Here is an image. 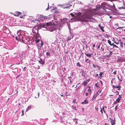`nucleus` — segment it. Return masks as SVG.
Masks as SVG:
<instances>
[{
    "label": "nucleus",
    "mask_w": 125,
    "mask_h": 125,
    "mask_svg": "<svg viewBox=\"0 0 125 125\" xmlns=\"http://www.w3.org/2000/svg\"><path fill=\"white\" fill-rule=\"evenodd\" d=\"M81 15V13L80 12L76 14V18L80 21H83L85 19L91 18L93 15L92 12L90 10L85 12L82 16Z\"/></svg>",
    "instance_id": "f257e3e1"
},
{
    "label": "nucleus",
    "mask_w": 125,
    "mask_h": 125,
    "mask_svg": "<svg viewBox=\"0 0 125 125\" xmlns=\"http://www.w3.org/2000/svg\"><path fill=\"white\" fill-rule=\"evenodd\" d=\"M38 28L37 26H35L33 27L32 29V31L33 33L36 34L38 33Z\"/></svg>",
    "instance_id": "f03ea898"
},
{
    "label": "nucleus",
    "mask_w": 125,
    "mask_h": 125,
    "mask_svg": "<svg viewBox=\"0 0 125 125\" xmlns=\"http://www.w3.org/2000/svg\"><path fill=\"white\" fill-rule=\"evenodd\" d=\"M113 88L114 89L115 88H117V90L118 91L120 90H121V86L120 85H116L115 86L114 85H113Z\"/></svg>",
    "instance_id": "7ed1b4c3"
},
{
    "label": "nucleus",
    "mask_w": 125,
    "mask_h": 125,
    "mask_svg": "<svg viewBox=\"0 0 125 125\" xmlns=\"http://www.w3.org/2000/svg\"><path fill=\"white\" fill-rule=\"evenodd\" d=\"M17 34L18 35L17 36L19 39V40L20 41H21V40L22 41H23V40L21 39V38H22V36L21 35H20V33H17Z\"/></svg>",
    "instance_id": "20e7f679"
},
{
    "label": "nucleus",
    "mask_w": 125,
    "mask_h": 125,
    "mask_svg": "<svg viewBox=\"0 0 125 125\" xmlns=\"http://www.w3.org/2000/svg\"><path fill=\"white\" fill-rule=\"evenodd\" d=\"M21 14V12L19 11H16L14 12L13 14L14 16H18Z\"/></svg>",
    "instance_id": "39448f33"
},
{
    "label": "nucleus",
    "mask_w": 125,
    "mask_h": 125,
    "mask_svg": "<svg viewBox=\"0 0 125 125\" xmlns=\"http://www.w3.org/2000/svg\"><path fill=\"white\" fill-rule=\"evenodd\" d=\"M110 122L111 123V125H115V119L113 120L111 118H110Z\"/></svg>",
    "instance_id": "423d86ee"
},
{
    "label": "nucleus",
    "mask_w": 125,
    "mask_h": 125,
    "mask_svg": "<svg viewBox=\"0 0 125 125\" xmlns=\"http://www.w3.org/2000/svg\"><path fill=\"white\" fill-rule=\"evenodd\" d=\"M85 62H87V63H88L89 65L90 64L91 61L90 60H89V59L88 58H85Z\"/></svg>",
    "instance_id": "0eeeda50"
},
{
    "label": "nucleus",
    "mask_w": 125,
    "mask_h": 125,
    "mask_svg": "<svg viewBox=\"0 0 125 125\" xmlns=\"http://www.w3.org/2000/svg\"><path fill=\"white\" fill-rule=\"evenodd\" d=\"M120 101V100L118 98H117L116 99L115 101L114 102V104H116L117 103H119Z\"/></svg>",
    "instance_id": "6e6552de"
},
{
    "label": "nucleus",
    "mask_w": 125,
    "mask_h": 125,
    "mask_svg": "<svg viewBox=\"0 0 125 125\" xmlns=\"http://www.w3.org/2000/svg\"><path fill=\"white\" fill-rule=\"evenodd\" d=\"M119 41L120 42L119 44L120 45V46L121 47V48H123V43L120 40H119Z\"/></svg>",
    "instance_id": "1a4fd4ad"
},
{
    "label": "nucleus",
    "mask_w": 125,
    "mask_h": 125,
    "mask_svg": "<svg viewBox=\"0 0 125 125\" xmlns=\"http://www.w3.org/2000/svg\"><path fill=\"white\" fill-rule=\"evenodd\" d=\"M88 100H87L86 99L84 100V101L83 102H82L81 103L82 104H88Z\"/></svg>",
    "instance_id": "9d476101"
},
{
    "label": "nucleus",
    "mask_w": 125,
    "mask_h": 125,
    "mask_svg": "<svg viewBox=\"0 0 125 125\" xmlns=\"http://www.w3.org/2000/svg\"><path fill=\"white\" fill-rule=\"evenodd\" d=\"M84 54L87 57H89L90 58L91 56V54L90 53H87L86 52H84Z\"/></svg>",
    "instance_id": "9b49d317"
},
{
    "label": "nucleus",
    "mask_w": 125,
    "mask_h": 125,
    "mask_svg": "<svg viewBox=\"0 0 125 125\" xmlns=\"http://www.w3.org/2000/svg\"><path fill=\"white\" fill-rule=\"evenodd\" d=\"M39 62L40 63L42 64H43L44 63V62L41 59H40V60L39 61Z\"/></svg>",
    "instance_id": "f8f14e48"
},
{
    "label": "nucleus",
    "mask_w": 125,
    "mask_h": 125,
    "mask_svg": "<svg viewBox=\"0 0 125 125\" xmlns=\"http://www.w3.org/2000/svg\"><path fill=\"white\" fill-rule=\"evenodd\" d=\"M67 19H64L63 20H62V24H64L65 23H66L67 22Z\"/></svg>",
    "instance_id": "ddd939ff"
},
{
    "label": "nucleus",
    "mask_w": 125,
    "mask_h": 125,
    "mask_svg": "<svg viewBox=\"0 0 125 125\" xmlns=\"http://www.w3.org/2000/svg\"><path fill=\"white\" fill-rule=\"evenodd\" d=\"M46 25H47V26H50L51 27L52 26L51 23L50 22H47L46 23Z\"/></svg>",
    "instance_id": "4468645a"
},
{
    "label": "nucleus",
    "mask_w": 125,
    "mask_h": 125,
    "mask_svg": "<svg viewBox=\"0 0 125 125\" xmlns=\"http://www.w3.org/2000/svg\"><path fill=\"white\" fill-rule=\"evenodd\" d=\"M87 88H88V92H88V93H89V94H90L91 92V89H90V87H89V86H88L87 87Z\"/></svg>",
    "instance_id": "2eb2a0df"
},
{
    "label": "nucleus",
    "mask_w": 125,
    "mask_h": 125,
    "mask_svg": "<svg viewBox=\"0 0 125 125\" xmlns=\"http://www.w3.org/2000/svg\"><path fill=\"white\" fill-rule=\"evenodd\" d=\"M104 45H102L101 48V49L100 50L101 52H102L104 51Z\"/></svg>",
    "instance_id": "dca6fc26"
},
{
    "label": "nucleus",
    "mask_w": 125,
    "mask_h": 125,
    "mask_svg": "<svg viewBox=\"0 0 125 125\" xmlns=\"http://www.w3.org/2000/svg\"><path fill=\"white\" fill-rule=\"evenodd\" d=\"M107 42L109 44H110V45L111 46H112L113 45V43H111V42L110 40H108L107 41Z\"/></svg>",
    "instance_id": "f3484780"
},
{
    "label": "nucleus",
    "mask_w": 125,
    "mask_h": 125,
    "mask_svg": "<svg viewBox=\"0 0 125 125\" xmlns=\"http://www.w3.org/2000/svg\"><path fill=\"white\" fill-rule=\"evenodd\" d=\"M103 74V72H101L99 74L100 77H99V78L100 79H101V78L103 77V76H102V75Z\"/></svg>",
    "instance_id": "a211bd4d"
},
{
    "label": "nucleus",
    "mask_w": 125,
    "mask_h": 125,
    "mask_svg": "<svg viewBox=\"0 0 125 125\" xmlns=\"http://www.w3.org/2000/svg\"><path fill=\"white\" fill-rule=\"evenodd\" d=\"M117 78H118L119 80V81L120 82H121L123 80V79H122L123 78H122V76H121V77L120 78H119V76H118Z\"/></svg>",
    "instance_id": "6ab92c4d"
},
{
    "label": "nucleus",
    "mask_w": 125,
    "mask_h": 125,
    "mask_svg": "<svg viewBox=\"0 0 125 125\" xmlns=\"http://www.w3.org/2000/svg\"><path fill=\"white\" fill-rule=\"evenodd\" d=\"M31 108V106H29L28 107V108H27L26 112H27L29 110H30Z\"/></svg>",
    "instance_id": "aec40b11"
},
{
    "label": "nucleus",
    "mask_w": 125,
    "mask_h": 125,
    "mask_svg": "<svg viewBox=\"0 0 125 125\" xmlns=\"http://www.w3.org/2000/svg\"><path fill=\"white\" fill-rule=\"evenodd\" d=\"M99 27L100 28V29L101 30L103 31H104V30L103 29V27L101 26L100 25H98Z\"/></svg>",
    "instance_id": "412c9836"
},
{
    "label": "nucleus",
    "mask_w": 125,
    "mask_h": 125,
    "mask_svg": "<svg viewBox=\"0 0 125 125\" xmlns=\"http://www.w3.org/2000/svg\"><path fill=\"white\" fill-rule=\"evenodd\" d=\"M98 94H97V93H96L93 96L92 99H94L98 95Z\"/></svg>",
    "instance_id": "4be33fe9"
},
{
    "label": "nucleus",
    "mask_w": 125,
    "mask_h": 125,
    "mask_svg": "<svg viewBox=\"0 0 125 125\" xmlns=\"http://www.w3.org/2000/svg\"><path fill=\"white\" fill-rule=\"evenodd\" d=\"M93 66L94 67V68H95L96 67H99V66L98 65H96L94 64H93Z\"/></svg>",
    "instance_id": "5701e85b"
},
{
    "label": "nucleus",
    "mask_w": 125,
    "mask_h": 125,
    "mask_svg": "<svg viewBox=\"0 0 125 125\" xmlns=\"http://www.w3.org/2000/svg\"><path fill=\"white\" fill-rule=\"evenodd\" d=\"M110 52H109V55H108V56H110V55H112V52L111 51H109Z\"/></svg>",
    "instance_id": "b1692460"
},
{
    "label": "nucleus",
    "mask_w": 125,
    "mask_h": 125,
    "mask_svg": "<svg viewBox=\"0 0 125 125\" xmlns=\"http://www.w3.org/2000/svg\"><path fill=\"white\" fill-rule=\"evenodd\" d=\"M38 95H37L35 97V98H38L39 96L40 95V93L39 92H38Z\"/></svg>",
    "instance_id": "393cba45"
},
{
    "label": "nucleus",
    "mask_w": 125,
    "mask_h": 125,
    "mask_svg": "<svg viewBox=\"0 0 125 125\" xmlns=\"http://www.w3.org/2000/svg\"><path fill=\"white\" fill-rule=\"evenodd\" d=\"M113 48H114L115 47H116L117 48H118V46L116 45L115 44H114L113 43Z\"/></svg>",
    "instance_id": "a878e982"
},
{
    "label": "nucleus",
    "mask_w": 125,
    "mask_h": 125,
    "mask_svg": "<svg viewBox=\"0 0 125 125\" xmlns=\"http://www.w3.org/2000/svg\"><path fill=\"white\" fill-rule=\"evenodd\" d=\"M86 81H84L83 82V85L84 86H85L87 84V83L86 82Z\"/></svg>",
    "instance_id": "bb28decb"
},
{
    "label": "nucleus",
    "mask_w": 125,
    "mask_h": 125,
    "mask_svg": "<svg viewBox=\"0 0 125 125\" xmlns=\"http://www.w3.org/2000/svg\"><path fill=\"white\" fill-rule=\"evenodd\" d=\"M102 109L103 111H104V113L106 114V111H105V109H104V107H103Z\"/></svg>",
    "instance_id": "cd10ccee"
},
{
    "label": "nucleus",
    "mask_w": 125,
    "mask_h": 125,
    "mask_svg": "<svg viewBox=\"0 0 125 125\" xmlns=\"http://www.w3.org/2000/svg\"><path fill=\"white\" fill-rule=\"evenodd\" d=\"M43 19L44 20H46L48 19V18L47 17L44 16V17H43Z\"/></svg>",
    "instance_id": "c85d7f7f"
},
{
    "label": "nucleus",
    "mask_w": 125,
    "mask_h": 125,
    "mask_svg": "<svg viewBox=\"0 0 125 125\" xmlns=\"http://www.w3.org/2000/svg\"><path fill=\"white\" fill-rule=\"evenodd\" d=\"M77 66H78L80 67H81V66L80 65V63L78 62L77 63Z\"/></svg>",
    "instance_id": "c756f323"
},
{
    "label": "nucleus",
    "mask_w": 125,
    "mask_h": 125,
    "mask_svg": "<svg viewBox=\"0 0 125 125\" xmlns=\"http://www.w3.org/2000/svg\"><path fill=\"white\" fill-rule=\"evenodd\" d=\"M22 114L21 116H23L24 115V111L23 110H22L21 111Z\"/></svg>",
    "instance_id": "7c9ffc66"
},
{
    "label": "nucleus",
    "mask_w": 125,
    "mask_h": 125,
    "mask_svg": "<svg viewBox=\"0 0 125 125\" xmlns=\"http://www.w3.org/2000/svg\"><path fill=\"white\" fill-rule=\"evenodd\" d=\"M50 54V52H48L46 53V55L47 56L49 55Z\"/></svg>",
    "instance_id": "2f4dec72"
},
{
    "label": "nucleus",
    "mask_w": 125,
    "mask_h": 125,
    "mask_svg": "<svg viewBox=\"0 0 125 125\" xmlns=\"http://www.w3.org/2000/svg\"><path fill=\"white\" fill-rule=\"evenodd\" d=\"M40 41V40L38 39H37L36 40V42L37 43V42H39Z\"/></svg>",
    "instance_id": "473e14b6"
},
{
    "label": "nucleus",
    "mask_w": 125,
    "mask_h": 125,
    "mask_svg": "<svg viewBox=\"0 0 125 125\" xmlns=\"http://www.w3.org/2000/svg\"><path fill=\"white\" fill-rule=\"evenodd\" d=\"M44 16L43 15H40L39 17L40 18H43V17H44Z\"/></svg>",
    "instance_id": "72a5a7b5"
},
{
    "label": "nucleus",
    "mask_w": 125,
    "mask_h": 125,
    "mask_svg": "<svg viewBox=\"0 0 125 125\" xmlns=\"http://www.w3.org/2000/svg\"><path fill=\"white\" fill-rule=\"evenodd\" d=\"M118 107V105H116L115 106V111L117 109Z\"/></svg>",
    "instance_id": "f704fd0d"
},
{
    "label": "nucleus",
    "mask_w": 125,
    "mask_h": 125,
    "mask_svg": "<svg viewBox=\"0 0 125 125\" xmlns=\"http://www.w3.org/2000/svg\"><path fill=\"white\" fill-rule=\"evenodd\" d=\"M100 111L101 112V113L102 114H103V112L102 109V108H101Z\"/></svg>",
    "instance_id": "c9c22d12"
},
{
    "label": "nucleus",
    "mask_w": 125,
    "mask_h": 125,
    "mask_svg": "<svg viewBox=\"0 0 125 125\" xmlns=\"http://www.w3.org/2000/svg\"><path fill=\"white\" fill-rule=\"evenodd\" d=\"M89 93L88 92H87L85 94V95L86 96H88V95H89Z\"/></svg>",
    "instance_id": "e433bc0d"
},
{
    "label": "nucleus",
    "mask_w": 125,
    "mask_h": 125,
    "mask_svg": "<svg viewBox=\"0 0 125 125\" xmlns=\"http://www.w3.org/2000/svg\"><path fill=\"white\" fill-rule=\"evenodd\" d=\"M114 42L117 44H118L119 43V42H116V41H114Z\"/></svg>",
    "instance_id": "4c0bfd02"
},
{
    "label": "nucleus",
    "mask_w": 125,
    "mask_h": 125,
    "mask_svg": "<svg viewBox=\"0 0 125 125\" xmlns=\"http://www.w3.org/2000/svg\"><path fill=\"white\" fill-rule=\"evenodd\" d=\"M72 5L69 6L68 7H65L64 8H69L70 6H71Z\"/></svg>",
    "instance_id": "58836bf2"
},
{
    "label": "nucleus",
    "mask_w": 125,
    "mask_h": 125,
    "mask_svg": "<svg viewBox=\"0 0 125 125\" xmlns=\"http://www.w3.org/2000/svg\"><path fill=\"white\" fill-rule=\"evenodd\" d=\"M43 42H42V41H41V45H42V46L43 45Z\"/></svg>",
    "instance_id": "ea45409f"
},
{
    "label": "nucleus",
    "mask_w": 125,
    "mask_h": 125,
    "mask_svg": "<svg viewBox=\"0 0 125 125\" xmlns=\"http://www.w3.org/2000/svg\"><path fill=\"white\" fill-rule=\"evenodd\" d=\"M71 38H68V39H67V42H68L69 41H70V40H71Z\"/></svg>",
    "instance_id": "a19ab883"
},
{
    "label": "nucleus",
    "mask_w": 125,
    "mask_h": 125,
    "mask_svg": "<svg viewBox=\"0 0 125 125\" xmlns=\"http://www.w3.org/2000/svg\"><path fill=\"white\" fill-rule=\"evenodd\" d=\"M26 67H24L23 69V70L25 71H26Z\"/></svg>",
    "instance_id": "79ce46f5"
},
{
    "label": "nucleus",
    "mask_w": 125,
    "mask_h": 125,
    "mask_svg": "<svg viewBox=\"0 0 125 125\" xmlns=\"http://www.w3.org/2000/svg\"><path fill=\"white\" fill-rule=\"evenodd\" d=\"M116 71H115V72H114L113 73L114 74V75H115L116 74Z\"/></svg>",
    "instance_id": "37998d69"
},
{
    "label": "nucleus",
    "mask_w": 125,
    "mask_h": 125,
    "mask_svg": "<svg viewBox=\"0 0 125 125\" xmlns=\"http://www.w3.org/2000/svg\"><path fill=\"white\" fill-rule=\"evenodd\" d=\"M122 95V94L121 95H120V94H119V97H120L121 98H122V97L121 96Z\"/></svg>",
    "instance_id": "c03bdc74"
},
{
    "label": "nucleus",
    "mask_w": 125,
    "mask_h": 125,
    "mask_svg": "<svg viewBox=\"0 0 125 125\" xmlns=\"http://www.w3.org/2000/svg\"><path fill=\"white\" fill-rule=\"evenodd\" d=\"M95 76L96 77H98V74H96L95 75Z\"/></svg>",
    "instance_id": "a18cd8bd"
},
{
    "label": "nucleus",
    "mask_w": 125,
    "mask_h": 125,
    "mask_svg": "<svg viewBox=\"0 0 125 125\" xmlns=\"http://www.w3.org/2000/svg\"><path fill=\"white\" fill-rule=\"evenodd\" d=\"M16 40H19V39L18 38V36H16Z\"/></svg>",
    "instance_id": "49530a36"
},
{
    "label": "nucleus",
    "mask_w": 125,
    "mask_h": 125,
    "mask_svg": "<svg viewBox=\"0 0 125 125\" xmlns=\"http://www.w3.org/2000/svg\"><path fill=\"white\" fill-rule=\"evenodd\" d=\"M115 0H108L109 1H110L111 2H112L113 1H114Z\"/></svg>",
    "instance_id": "de8ad7c7"
},
{
    "label": "nucleus",
    "mask_w": 125,
    "mask_h": 125,
    "mask_svg": "<svg viewBox=\"0 0 125 125\" xmlns=\"http://www.w3.org/2000/svg\"><path fill=\"white\" fill-rule=\"evenodd\" d=\"M72 108H73V109H74V108H75L74 106L73 105H72Z\"/></svg>",
    "instance_id": "09e8293b"
},
{
    "label": "nucleus",
    "mask_w": 125,
    "mask_h": 125,
    "mask_svg": "<svg viewBox=\"0 0 125 125\" xmlns=\"http://www.w3.org/2000/svg\"><path fill=\"white\" fill-rule=\"evenodd\" d=\"M49 9V4H48V7H47V8L46 9V10H48Z\"/></svg>",
    "instance_id": "8fccbe9b"
},
{
    "label": "nucleus",
    "mask_w": 125,
    "mask_h": 125,
    "mask_svg": "<svg viewBox=\"0 0 125 125\" xmlns=\"http://www.w3.org/2000/svg\"><path fill=\"white\" fill-rule=\"evenodd\" d=\"M95 86L97 87H98V86H97V84L96 83H95Z\"/></svg>",
    "instance_id": "3c124183"
},
{
    "label": "nucleus",
    "mask_w": 125,
    "mask_h": 125,
    "mask_svg": "<svg viewBox=\"0 0 125 125\" xmlns=\"http://www.w3.org/2000/svg\"><path fill=\"white\" fill-rule=\"evenodd\" d=\"M95 109L97 110V111L98 110V108H97L96 107H95Z\"/></svg>",
    "instance_id": "603ef678"
},
{
    "label": "nucleus",
    "mask_w": 125,
    "mask_h": 125,
    "mask_svg": "<svg viewBox=\"0 0 125 125\" xmlns=\"http://www.w3.org/2000/svg\"><path fill=\"white\" fill-rule=\"evenodd\" d=\"M100 44H99V46H98V47H97V48H98V49H99V48L100 47Z\"/></svg>",
    "instance_id": "864d4df0"
},
{
    "label": "nucleus",
    "mask_w": 125,
    "mask_h": 125,
    "mask_svg": "<svg viewBox=\"0 0 125 125\" xmlns=\"http://www.w3.org/2000/svg\"><path fill=\"white\" fill-rule=\"evenodd\" d=\"M116 93H117V94H116V95H118L119 94V92H118V91H116Z\"/></svg>",
    "instance_id": "5fc2aeb1"
},
{
    "label": "nucleus",
    "mask_w": 125,
    "mask_h": 125,
    "mask_svg": "<svg viewBox=\"0 0 125 125\" xmlns=\"http://www.w3.org/2000/svg\"><path fill=\"white\" fill-rule=\"evenodd\" d=\"M111 83H113V79H112V80L111 81Z\"/></svg>",
    "instance_id": "6e6d98bb"
},
{
    "label": "nucleus",
    "mask_w": 125,
    "mask_h": 125,
    "mask_svg": "<svg viewBox=\"0 0 125 125\" xmlns=\"http://www.w3.org/2000/svg\"><path fill=\"white\" fill-rule=\"evenodd\" d=\"M75 101H76V100H73V103H74V102H75Z\"/></svg>",
    "instance_id": "4d7b16f0"
},
{
    "label": "nucleus",
    "mask_w": 125,
    "mask_h": 125,
    "mask_svg": "<svg viewBox=\"0 0 125 125\" xmlns=\"http://www.w3.org/2000/svg\"><path fill=\"white\" fill-rule=\"evenodd\" d=\"M104 125H108V124L107 123H105Z\"/></svg>",
    "instance_id": "13d9d810"
},
{
    "label": "nucleus",
    "mask_w": 125,
    "mask_h": 125,
    "mask_svg": "<svg viewBox=\"0 0 125 125\" xmlns=\"http://www.w3.org/2000/svg\"><path fill=\"white\" fill-rule=\"evenodd\" d=\"M117 98H118L120 100L121 99V98L120 97H118Z\"/></svg>",
    "instance_id": "bf43d9fd"
},
{
    "label": "nucleus",
    "mask_w": 125,
    "mask_h": 125,
    "mask_svg": "<svg viewBox=\"0 0 125 125\" xmlns=\"http://www.w3.org/2000/svg\"><path fill=\"white\" fill-rule=\"evenodd\" d=\"M93 47H94L95 46V44H94L93 45Z\"/></svg>",
    "instance_id": "052dcab7"
},
{
    "label": "nucleus",
    "mask_w": 125,
    "mask_h": 125,
    "mask_svg": "<svg viewBox=\"0 0 125 125\" xmlns=\"http://www.w3.org/2000/svg\"><path fill=\"white\" fill-rule=\"evenodd\" d=\"M62 94V95H61V96H62V97L63 96H63V94Z\"/></svg>",
    "instance_id": "680f3d73"
},
{
    "label": "nucleus",
    "mask_w": 125,
    "mask_h": 125,
    "mask_svg": "<svg viewBox=\"0 0 125 125\" xmlns=\"http://www.w3.org/2000/svg\"><path fill=\"white\" fill-rule=\"evenodd\" d=\"M21 18H23V16H21L20 17Z\"/></svg>",
    "instance_id": "e2e57ef3"
},
{
    "label": "nucleus",
    "mask_w": 125,
    "mask_h": 125,
    "mask_svg": "<svg viewBox=\"0 0 125 125\" xmlns=\"http://www.w3.org/2000/svg\"><path fill=\"white\" fill-rule=\"evenodd\" d=\"M71 15L73 17L74 16V15L72 14L71 13Z\"/></svg>",
    "instance_id": "0e129e2a"
},
{
    "label": "nucleus",
    "mask_w": 125,
    "mask_h": 125,
    "mask_svg": "<svg viewBox=\"0 0 125 125\" xmlns=\"http://www.w3.org/2000/svg\"><path fill=\"white\" fill-rule=\"evenodd\" d=\"M103 107H104V108H106L107 107V106H104Z\"/></svg>",
    "instance_id": "69168bd1"
},
{
    "label": "nucleus",
    "mask_w": 125,
    "mask_h": 125,
    "mask_svg": "<svg viewBox=\"0 0 125 125\" xmlns=\"http://www.w3.org/2000/svg\"><path fill=\"white\" fill-rule=\"evenodd\" d=\"M109 96H113V95H109Z\"/></svg>",
    "instance_id": "338daca9"
},
{
    "label": "nucleus",
    "mask_w": 125,
    "mask_h": 125,
    "mask_svg": "<svg viewBox=\"0 0 125 125\" xmlns=\"http://www.w3.org/2000/svg\"><path fill=\"white\" fill-rule=\"evenodd\" d=\"M82 110L83 111H84V109L83 108H82Z\"/></svg>",
    "instance_id": "774afa93"
}]
</instances>
